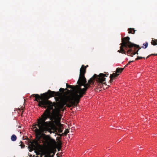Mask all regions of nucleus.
<instances>
[{"instance_id": "obj_12", "label": "nucleus", "mask_w": 157, "mask_h": 157, "mask_svg": "<svg viewBox=\"0 0 157 157\" xmlns=\"http://www.w3.org/2000/svg\"><path fill=\"white\" fill-rule=\"evenodd\" d=\"M157 40H152L151 41V44L153 45H157Z\"/></svg>"}, {"instance_id": "obj_19", "label": "nucleus", "mask_w": 157, "mask_h": 157, "mask_svg": "<svg viewBox=\"0 0 157 157\" xmlns=\"http://www.w3.org/2000/svg\"><path fill=\"white\" fill-rule=\"evenodd\" d=\"M142 59H145V58L144 57H139L138 56V60Z\"/></svg>"}, {"instance_id": "obj_17", "label": "nucleus", "mask_w": 157, "mask_h": 157, "mask_svg": "<svg viewBox=\"0 0 157 157\" xmlns=\"http://www.w3.org/2000/svg\"><path fill=\"white\" fill-rule=\"evenodd\" d=\"M143 45L145 46L144 48H147L148 46V43L147 42H146L145 43H144L143 44Z\"/></svg>"}, {"instance_id": "obj_8", "label": "nucleus", "mask_w": 157, "mask_h": 157, "mask_svg": "<svg viewBox=\"0 0 157 157\" xmlns=\"http://www.w3.org/2000/svg\"><path fill=\"white\" fill-rule=\"evenodd\" d=\"M128 30L129 33L134 34L135 32V30H134V29L133 28H129Z\"/></svg>"}, {"instance_id": "obj_9", "label": "nucleus", "mask_w": 157, "mask_h": 157, "mask_svg": "<svg viewBox=\"0 0 157 157\" xmlns=\"http://www.w3.org/2000/svg\"><path fill=\"white\" fill-rule=\"evenodd\" d=\"M119 75V74L116 73H113V74H111L110 76L111 77L113 78H115L116 77H117Z\"/></svg>"}, {"instance_id": "obj_2", "label": "nucleus", "mask_w": 157, "mask_h": 157, "mask_svg": "<svg viewBox=\"0 0 157 157\" xmlns=\"http://www.w3.org/2000/svg\"><path fill=\"white\" fill-rule=\"evenodd\" d=\"M59 93L58 92L52 91L49 90L47 92L41 94V96L37 94H34L31 96V97L33 96L35 97L34 101L38 102V105L39 106L47 108L41 117L37 119V124L35 125L34 128L36 132L51 131L50 128L51 127L52 122L45 121L48 118H49L51 121H53L54 118L51 117V111L54 110L53 107H56L57 103L56 102H52L48 100V99L55 95H59Z\"/></svg>"}, {"instance_id": "obj_7", "label": "nucleus", "mask_w": 157, "mask_h": 157, "mask_svg": "<svg viewBox=\"0 0 157 157\" xmlns=\"http://www.w3.org/2000/svg\"><path fill=\"white\" fill-rule=\"evenodd\" d=\"M69 132V131L68 129H66L65 130V131L64 132V133H63L62 134H59V135H58V136H62L63 134H64L66 136L67 134Z\"/></svg>"}, {"instance_id": "obj_11", "label": "nucleus", "mask_w": 157, "mask_h": 157, "mask_svg": "<svg viewBox=\"0 0 157 157\" xmlns=\"http://www.w3.org/2000/svg\"><path fill=\"white\" fill-rule=\"evenodd\" d=\"M17 137L15 135H13L11 136V140L13 141H16L17 139Z\"/></svg>"}, {"instance_id": "obj_5", "label": "nucleus", "mask_w": 157, "mask_h": 157, "mask_svg": "<svg viewBox=\"0 0 157 157\" xmlns=\"http://www.w3.org/2000/svg\"><path fill=\"white\" fill-rule=\"evenodd\" d=\"M84 67V65H82L80 70L79 77L77 82L78 84L82 86H84L87 83H86V80L85 77V74L86 73V67Z\"/></svg>"}, {"instance_id": "obj_1", "label": "nucleus", "mask_w": 157, "mask_h": 157, "mask_svg": "<svg viewBox=\"0 0 157 157\" xmlns=\"http://www.w3.org/2000/svg\"><path fill=\"white\" fill-rule=\"evenodd\" d=\"M108 74H104L100 73L98 75L96 74L94 75L88 81L87 83L84 86V87L82 89L81 86L82 85L80 84L75 86H72L66 84L67 88H69L73 90L74 93L71 97L66 96L61 97L59 96L60 93L59 92V95H55L57 96L55 97V99L57 104H58L60 108L61 109L63 108L65 105H66L68 107H71L73 106L75 107H76L77 104L79 103L80 99L83 97L87 90L90 87V85H93L95 81L98 83V86L100 88L102 87L103 84H105L106 82H105L106 78L105 77H107Z\"/></svg>"}, {"instance_id": "obj_21", "label": "nucleus", "mask_w": 157, "mask_h": 157, "mask_svg": "<svg viewBox=\"0 0 157 157\" xmlns=\"http://www.w3.org/2000/svg\"><path fill=\"white\" fill-rule=\"evenodd\" d=\"M88 67V65H86V66H84V67H86H86Z\"/></svg>"}, {"instance_id": "obj_20", "label": "nucleus", "mask_w": 157, "mask_h": 157, "mask_svg": "<svg viewBox=\"0 0 157 157\" xmlns=\"http://www.w3.org/2000/svg\"><path fill=\"white\" fill-rule=\"evenodd\" d=\"M132 61H129V62H128V64H130V63L131 62H132Z\"/></svg>"}, {"instance_id": "obj_18", "label": "nucleus", "mask_w": 157, "mask_h": 157, "mask_svg": "<svg viewBox=\"0 0 157 157\" xmlns=\"http://www.w3.org/2000/svg\"><path fill=\"white\" fill-rule=\"evenodd\" d=\"M152 55H153V56H157V54H151V55H149L147 57V58H148L150 56H152Z\"/></svg>"}, {"instance_id": "obj_22", "label": "nucleus", "mask_w": 157, "mask_h": 157, "mask_svg": "<svg viewBox=\"0 0 157 157\" xmlns=\"http://www.w3.org/2000/svg\"><path fill=\"white\" fill-rule=\"evenodd\" d=\"M138 51L140 49V48H140V47L139 46V45H138Z\"/></svg>"}, {"instance_id": "obj_15", "label": "nucleus", "mask_w": 157, "mask_h": 157, "mask_svg": "<svg viewBox=\"0 0 157 157\" xmlns=\"http://www.w3.org/2000/svg\"><path fill=\"white\" fill-rule=\"evenodd\" d=\"M67 88H66L65 89H64L62 88H60L59 90L60 92H62V93H64V91L65 90H67Z\"/></svg>"}, {"instance_id": "obj_3", "label": "nucleus", "mask_w": 157, "mask_h": 157, "mask_svg": "<svg viewBox=\"0 0 157 157\" xmlns=\"http://www.w3.org/2000/svg\"><path fill=\"white\" fill-rule=\"evenodd\" d=\"M39 132H36L35 140H30L26 136L23 139L27 140L28 147H61L60 146L61 143H59V146H56L57 143L56 141L51 138H44L43 140L41 139V136Z\"/></svg>"}, {"instance_id": "obj_6", "label": "nucleus", "mask_w": 157, "mask_h": 157, "mask_svg": "<svg viewBox=\"0 0 157 157\" xmlns=\"http://www.w3.org/2000/svg\"><path fill=\"white\" fill-rule=\"evenodd\" d=\"M52 111V113L51 112V117H52V118H54L53 120L55 121L56 126L57 127H60L61 125H62L60 123L61 117L59 116H56L55 114L53 113L55 110L54 111Z\"/></svg>"}, {"instance_id": "obj_23", "label": "nucleus", "mask_w": 157, "mask_h": 157, "mask_svg": "<svg viewBox=\"0 0 157 157\" xmlns=\"http://www.w3.org/2000/svg\"><path fill=\"white\" fill-rule=\"evenodd\" d=\"M128 65V64H126V65L124 67H127Z\"/></svg>"}, {"instance_id": "obj_16", "label": "nucleus", "mask_w": 157, "mask_h": 157, "mask_svg": "<svg viewBox=\"0 0 157 157\" xmlns=\"http://www.w3.org/2000/svg\"><path fill=\"white\" fill-rule=\"evenodd\" d=\"M110 80L109 81V83L111 84L113 82V78L112 77H111V76H110Z\"/></svg>"}, {"instance_id": "obj_10", "label": "nucleus", "mask_w": 157, "mask_h": 157, "mask_svg": "<svg viewBox=\"0 0 157 157\" xmlns=\"http://www.w3.org/2000/svg\"><path fill=\"white\" fill-rule=\"evenodd\" d=\"M124 69V68H118L116 69V72L117 73H121L122 72V71H123Z\"/></svg>"}, {"instance_id": "obj_13", "label": "nucleus", "mask_w": 157, "mask_h": 157, "mask_svg": "<svg viewBox=\"0 0 157 157\" xmlns=\"http://www.w3.org/2000/svg\"><path fill=\"white\" fill-rule=\"evenodd\" d=\"M62 125H61L60 126V127H58V132H59V133H61L63 132V130L62 128Z\"/></svg>"}, {"instance_id": "obj_14", "label": "nucleus", "mask_w": 157, "mask_h": 157, "mask_svg": "<svg viewBox=\"0 0 157 157\" xmlns=\"http://www.w3.org/2000/svg\"><path fill=\"white\" fill-rule=\"evenodd\" d=\"M19 145L21 147H25V144L21 141H20L19 144Z\"/></svg>"}, {"instance_id": "obj_26", "label": "nucleus", "mask_w": 157, "mask_h": 157, "mask_svg": "<svg viewBox=\"0 0 157 157\" xmlns=\"http://www.w3.org/2000/svg\"><path fill=\"white\" fill-rule=\"evenodd\" d=\"M57 157H59V156H57Z\"/></svg>"}, {"instance_id": "obj_4", "label": "nucleus", "mask_w": 157, "mask_h": 157, "mask_svg": "<svg viewBox=\"0 0 157 157\" xmlns=\"http://www.w3.org/2000/svg\"><path fill=\"white\" fill-rule=\"evenodd\" d=\"M129 40L130 38L128 36L122 38L120 49L117 52L132 57L134 55L137 54V45L132 43Z\"/></svg>"}, {"instance_id": "obj_24", "label": "nucleus", "mask_w": 157, "mask_h": 157, "mask_svg": "<svg viewBox=\"0 0 157 157\" xmlns=\"http://www.w3.org/2000/svg\"><path fill=\"white\" fill-rule=\"evenodd\" d=\"M136 60H137V57L135 59Z\"/></svg>"}, {"instance_id": "obj_25", "label": "nucleus", "mask_w": 157, "mask_h": 157, "mask_svg": "<svg viewBox=\"0 0 157 157\" xmlns=\"http://www.w3.org/2000/svg\"><path fill=\"white\" fill-rule=\"evenodd\" d=\"M23 112V111L22 112V113Z\"/></svg>"}]
</instances>
